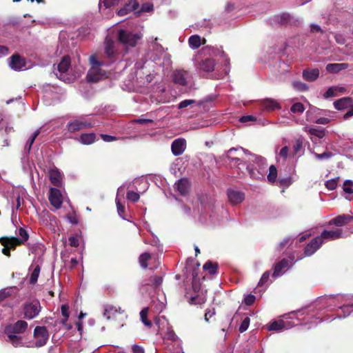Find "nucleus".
Returning a JSON list of instances; mask_svg holds the SVG:
<instances>
[{"label": "nucleus", "mask_w": 353, "mask_h": 353, "mask_svg": "<svg viewBox=\"0 0 353 353\" xmlns=\"http://www.w3.org/2000/svg\"><path fill=\"white\" fill-rule=\"evenodd\" d=\"M227 158L229 163L239 170H241V165L247 163L246 170L250 178L256 180L264 179L268 166L264 157L252 154L243 148H232L227 152Z\"/></svg>", "instance_id": "obj_1"}, {"label": "nucleus", "mask_w": 353, "mask_h": 353, "mask_svg": "<svg viewBox=\"0 0 353 353\" xmlns=\"http://www.w3.org/2000/svg\"><path fill=\"white\" fill-rule=\"evenodd\" d=\"M345 235L342 229L336 228L333 230H323L320 236L313 239L305 248V254L307 256L313 254L325 241H334L345 237Z\"/></svg>", "instance_id": "obj_2"}, {"label": "nucleus", "mask_w": 353, "mask_h": 353, "mask_svg": "<svg viewBox=\"0 0 353 353\" xmlns=\"http://www.w3.org/2000/svg\"><path fill=\"white\" fill-rule=\"evenodd\" d=\"M90 68L87 74V79L90 82H97L108 77L105 70L101 68L105 65V63L99 59L96 54L90 57Z\"/></svg>", "instance_id": "obj_3"}, {"label": "nucleus", "mask_w": 353, "mask_h": 353, "mask_svg": "<svg viewBox=\"0 0 353 353\" xmlns=\"http://www.w3.org/2000/svg\"><path fill=\"white\" fill-rule=\"evenodd\" d=\"M118 37L119 41L125 47H134L138 41L142 37L141 33H132L125 30L119 31Z\"/></svg>", "instance_id": "obj_4"}, {"label": "nucleus", "mask_w": 353, "mask_h": 353, "mask_svg": "<svg viewBox=\"0 0 353 353\" xmlns=\"http://www.w3.org/2000/svg\"><path fill=\"white\" fill-rule=\"evenodd\" d=\"M155 323L159 327V332L162 331L164 327H166V332L163 336L164 339L176 341L178 339V336L176 335L172 327H170L169 323L165 316H159L155 319Z\"/></svg>", "instance_id": "obj_5"}, {"label": "nucleus", "mask_w": 353, "mask_h": 353, "mask_svg": "<svg viewBox=\"0 0 353 353\" xmlns=\"http://www.w3.org/2000/svg\"><path fill=\"white\" fill-rule=\"evenodd\" d=\"M41 311V305L37 300L27 302L23 305V315L26 319H32Z\"/></svg>", "instance_id": "obj_6"}, {"label": "nucleus", "mask_w": 353, "mask_h": 353, "mask_svg": "<svg viewBox=\"0 0 353 353\" xmlns=\"http://www.w3.org/2000/svg\"><path fill=\"white\" fill-rule=\"evenodd\" d=\"M34 345L41 347L44 345L48 339V332L45 327L37 326L34 331Z\"/></svg>", "instance_id": "obj_7"}, {"label": "nucleus", "mask_w": 353, "mask_h": 353, "mask_svg": "<svg viewBox=\"0 0 353 353\" xmlns=\"http://www.w3.org/2000/svg\"><path fill=\"white\" fill-rule=\"evenodd\" d=\"M94 124L85 120L77 119L70 121L68 124V130L70 132H74L82 129L91 128Z\"/></svg>", "instance_id": "obj_8"}, {"label": "nucleus", "mask_w": 353, "mask_h": 353, "mask_svg": "<svg viewBox=\"0 0 353 353\" xmlns=\"http://www.w3.org/2000/svg\"><path fill=\"white\" fill-rule=\"evenodd\" d=\"M103 315L107 318V319H116L118 316H120L121 320H123L126 317L124 311L121 310V307L117 308L112 305H108L105 307Z\"/></svg>", "instance_id": "obj_9"}, {"label": "nucleus", "mask_w": 353, "mask_h": 353, "mask_svg": "<svg viewBox=\"0 0 353 353\" xmlns=\"http://www.w3.org/2000/svg\"><path fill=\"white\" fill-rule=\"evenodd\" d=\"M48 199L51 205L55 208L59 209L61 207L63 203L62 196L59 189L52 188L50 190Z\"/></svg>", "instance_id": "obj_10"}, {"label": "nucleus", "mask_w": 353, "mask_h": 353, "mask_svg": "<svg viewBox=\"0 0 353 353\" xmlns=\"http://www.w3.org/2000/svg\"><path fill=\"white\" fill-rule=\"evenodd\" d=\"M190 79V75L188 71L179 70L173 73V81L174 83L181 85H186Z\"/></svg>", "instance_id": "obj_11"}, {"label": "nucleus", "mask_w": 353, "mask_h": 353, "mask_svg": "<svg viewBox=\"0 0 353 353\" xmlns=\"http://www.w3.org/2000/svg\"><path fill=\"white\" fill-rule=\"evenodd\" d=\"M9 66L15 71L26 68V62L23 58L18 54H14L9 59Z\"/></svg>", "instance_id": "obj_12"}, {"label": "nucleus", "mask_w": 353, "mask_h": 353, "mask_svg": "<svg viewBox=\"0 0 353 353\" xmlns=\"http://www.w3.org/2000/svg\"><path fill=\"white\" fill-rule=\"evenodd\" d=\"M18 235L20 236V238L9 237L10 239H4V241H9L10 243H11V244L12 245H19L23 243L24 242H26L28 239V237H29V235H28L27 231L22 228H20L19 229Z\"/></svg>", "instance_id": "obj_13"}, {"label": "nucleus", "mask_w": 353, "mask_h": 353, "mask_svg": "<svg viewBox=\"0 0 353 353\" xmlns=\"http://www.w3.org/2000/svg\"><path fill=\"white\" fill-rule=\"evenodd\" d=\"M171 149L174 155H181L185 149V140L183 139L174 140L172 143Z\"/></svg>", "instance_id": "obj_14"}, {"label": "nucleus", "mask_w": 353, "mask_h": 353, "mask_svg": "<svg viewBox=\"0 0 353 353\" xmlns=\"http://www.w3.org/2000/svg\"><path fill=\"white\" fill-rule=\"evenodd\" d=\"M28 327V323L25 321H18L12 326L9 327L6 330V332H10L15 334L23 333Z\"/></svg>", "instance_id": "obj_15"}, {"label": "nucleus", "mask_w": 353, "mask_h": 353, "mask_svg": "<svg viewBox=\"0 0 353 353\" xmlns=\"http://www.w3.org/2000/svg\"><path fill=\"white\" fill-rule=\"evenodd\" d=\"M228 196L230 201L233 205L241 203L245 199L244 193L232 190H230L228 191Z\"/></svg>", "instance_id": "obj_16"}, {"label": "nucleus", "mask_w": 353, "mask_h": 353, "mask_svg": "<svg viewBox=\"0 0 353 353\" xmlns=\"http://www.w3.org/2000/svg\"><path fill=\"white\" fill-rule=\"evenodd\" d=\"M7 334V341L11 343L14 347H21L25 345L23 338L18 334H15L12 332H8Z\"/></svg>", "instance_id": "obj_17"}, {"label": "nucleus", "mask_w": 353, "mask_h": 353, "mask_svg": "<svg viewBox=\"0 0 353 353\" xmlns=\"http://www.w3.org/2000/svg\"><path fill=\"white\" fill-rule=\"evenodd\" d=\"M319 77V70L317 68H307L303 71V77L307 81H314Z\"/></svg>", "instance_id": "obj_18"}, {"label": "nucleus", "mask_w": 353, "mask_h": 353, "mask_svg": "<svg viewBox=\"0 0 353 353\" xmlns=\"http://www.w3.org/2000/svg\"><path fill=\"white\" fill-rule=\"evenodd\" d=\"M261 105L265 110L268 111H272L275 110L281 109V105L279 103L273 99H265L261 101Z\"/></svg>", "instance_id": "obj_19"}, {"label": "nucleus", "mask_w": 353, "mask_h": 353, "mask_svg": "<svg viewBox=\"0 0 353 353\" xmlns=\"http://www.w3.org/2000/svg\"><path fill=\"white\" fill-rule=\"evenodd\" d=\"M352 219L353 217L349 215H340L330 220L329 225L334 224L337 227H341L348 223Z\"/></svg>", "instance_id": "obj_20"}, {"label": "nucleus", "mask_w": 353, "mask_h": 353, "mask_svg": "<svg viewBox=\"0 0 353 353\" xmlns=\"http://www.w3.org/2000/svg\"><path fill=\"white\" fill-rule=\"evenodd\" d=\"M49 178L51 183L55 186H61L62 183V175L56 168L49 171Z\"/></svg>", "instance_id": "obj_21"}, {"label": "nucleus", "mask_w": 353, "mask_h": 353, "mask_svg": "<svg viewBox=\"0 0 353 353\" xmlns=\"http://www.w3.org/2000/svg\"><path fill=\"white\" fill-rule=\"evenodd\" d=\"M139 7V3L137 1H130L128 3L125 4L122 8H121L117 14L119 16H124L130 12L136 10Z\"/></svg>", "instance_id": "obj_22"}, {"label": "nucleus", "mask_w": 353, "mask_h": 353, "mask_svg": "<svg viewBox=\"0 0 353 353\" xmlns=\"http://www.w3.org/2000/svg\"><path fill=\"white\" fill-rule=\"evenodd\" d=\"M70 66V59L68 56H64L61 62L57 65V69L59 74V78L63 79V74H65Z\"/></svg>", "instance_id": "obj_23"}, {"label": "nucleus", "mask_w": 353, "mask_h": 353, "mask_svg": "<svg viewBox=\"0 0 353 353\" xmlns=\"http://www.w3.org/2000/svg\"><path fill=\"white\" fill-rule=\"evenodd\" d=\"M214 61L212 59L208 58L199 63V69L205 72H212L214 69Z\"/></svg>", "instance_id": "obj_24"}, {"label": "nucleus", "mask_w": 353, "mask_h": 353, "mask_svg": "<svg viewBox=\"0 0 353 353\" xmlns=\"http://www.w3.org/2000/svg\"><path fill=\"white\" fill-rule=\"evenodd\" d=\"M190 183L188 179H182L175 183V188L179 191L181 195H185L188 193L189 190Z\"/></svg>", "instance_id": "obj_25"}, {"label": "nucleus", "mask_w": 353, "mask_h": 353, "mask_svg": "<svg viewBox=\"0 0 353 353\" xmlns=\"http://www.w3.org/2000/svg\"><path fill=\"white\" fill-rule=\"evenodd\" d=\"M352 103V100L351 98L344 97L334 101V105L336 110H341L349 108Z\"/></svg>", "instance_id": "obj_26"}, {"label": "nucleus", "mask_w": 353, "mask_h": 353, "mask_svg": "<svg viewBox=\"0 0 353 353\" xmlns=\"http://www.w3.org/2000/svg\"><path fill=\"white\" fill-rule=\"evenodd\" d=\"M349 65L345 63H329L326 65V70L330 73H337L341 70H345Z\"/></svg>", "instance_id": "obj_27"}, {"label": "nucleus", "mask_w": 353, "mask_h": 353, "mask_svg": "<svg viewBox=\"0 0 353 353\" xmlns=\"http://www.w3.org/2000/svg\"><path fill=\"white\" fill-rule=\"evenodd\" d=\"M96 140V135L94 133H85L80 135L78 141L84 145H90L93 143Z\"/></svg>", "instance_id": "obj_28"}, {"label": "nucleus", "mask_w": 353, "mask_h": 353, "mask_svg": "<svg viewBox=\"0 0 353 353\" xmlns=\"http://www.w3.org/2000/svg\"><path fill=\"white\" fill-rule=\"evenodd\" d=\"M30 270H32L30 277V283L31 284H34L37 283L38 280V277L40 273V266L37 264H32L30 267Z\"/></svg>", "instance_id": "obj_29"}, {"label": "nucleus", "mask_w": 353, "mask_h": 353, "mask_svg": "<svg viewBox=\"0 0 353 353\" xmlns=\"http://www.w3.org/2000/svg\"><path fill=\"white\" fill-rule=\"evenodd\" d=\"M3 239H10L9 237H1L0 239L1 244L4 247L2 249V253L6 256L10 255V249H14L17 245H12L9 241H4Z\"/></svg>", "instance_id": "obj_30"}, {"label": "nucleus", "mask_w": 353, "mask_h": 353, "mask_svg": "<svg viewBox=\"0 0 353 353\" xmlns=\"http://www.w3.org/2000/svg\"><path fill=\"white\" fill-rule=\"evenodd\" d=\"M188 43L191 48L196 49L201 45V38L199 35H192L188 39Z\"/></svg>", "instance_id": "obj_31"}, {"label": "nucleus", "mask_w": 353, "mask_h": 353, "mask_svg": "<svg viewBox=\"0 0 353 353\" xmlns=\"http://www.w3.org/2000/svg\"><path fill=\"white\" fill-rule=\"evenodd\" d=\"M285 327V325L283 321L279 320L274 321L270 323L268 326V330L280 331Z\"/></svg>", "instance_id": "obj_32"}, {"label": "nucleus", "mask_w": 353, "mask_h": 353, "mask_svg": "<svg viewBox=\"0 0 353 353\" xmlns=\"http://www.w3.org/2000/svg\"><path fill=\"white\" fill-rule=\"evenodd\" d=\"M105 54L111 58L113 57L114 55L115 51H114V43L110 40H107L105 42Z\"/></svg>", "instance_id": "obj_33"}, {"label": "nucleus", "mask_w": 353, "mask_h": 353, "mask_svg": "<svg viewBox=\"0 0 353 353\" xmlns=\"http://www.w3.org/2000/svg\"><path fill=\"white\" fill-rule=\"evenodd\" d=\"M163 282V278L161 276H152L149 279L148 282L146 283V285H151L154 288H157L161 285Z\"/></svg>", "instance_id": "obj_34"}, {"label": "nucleus", "mask_w": 353, "mask_h": 353, "mask_svg": "<svg viewBox=\"0 0 353 353\" xmlns=\"http://www.w3.org/2000/svg\"><path fill=\"white\" fill-rule=\"evenodd\" d=\"M149 309L148 307H144L140 312V318L142 323L147 327H150L152 326V323L150 320L148 319V314Z\"/></svg>", "instance_id": "obj_35"}, {"label": "nucleus", "mask_w": 353, "mask_h": 353, "mask_svg": "<svg viewBox=\"0 0 353 353\" xmlns=\"http://www.w3.org/2000/svg\"><path fill=\"white\" fill-rule=\"evenodd\" d=\"M288 266V261L287 259H283L279 263H276L274 267V270L273 272V276L277 277L280 276V267H282L283 269Z\"/></svg>", "instance_id": "obj_36"}, {"label": "nucleus", "mask_w": 353, "mask_h": 353, "mask_svg": "<svg viewBox=\"0 0 353 353\" xmlns=\"http://www.w3.org/2000/svg\"><path fill=\"white\" fill-rule=\"evenodd\" d=\"M218 265L211 261H208L203 265V269L208 271L210 274H214L216 272Z\"/></svg>", "instance_id": "obj_37"}, {"label": "nucleus", "mask_w": 353, "mask_h": 353, "mask_svg": "<svg viewBox=\"0 0 353 353\" xmlns=\"http://www.w3.org/2000/svg\"><path fill=\"white\" fill-rule=\"evenodd\" d=\"M276 177H277V170L274 165H272L269 168V172L267 176L268 180L269 182L273 183L276 181Z\"/></svg>", "instance_id": "obj_38"}, {"label": "nucleus", "mask_w": 353, "mask_h": 353, "mask_svg": "<svg viewBox=\"0 0 353 353\" xmlns=\"http://www.w3.org/2000/svg\"><path fill=\"white\" fill-rule=\"evenodd\" d=\"M150 258L151 256L148 252H145L141 254L139 259L141 266L143 268H146L148 267V261L150 259Z\"/></svg>", "instance_id": "obj_39"}, {"label": "nucleus", "mask_w": 353, "mask_h": 353, "mask_svg": "<svg viewBox=\"0 0 353 353\" xmlns=\"http://www.w3.org/2000/svg\"><path fill=\"white\" fill-rule=\"evenodd\" d=\"M303 148V141L301 139H297L295 141V144L293 146V155H297L299 156L301 155V153H300L301 150Z\"/></svg>", "instance_id": "obj_40"}, {"label": "nucleus", "mask_w": 353, "mask_h": 353, "mask_svg": "<svg viewBox=\"0 0 353 353\" xmlns=\"http://www.w3.org/2000/svg\"><path fill=\"white\" fill-rule=\"evenodd\" d=\"M289 154V148L288 146H284L282 148L276 156L277 161H280L281 159L285 161Z\"/></svg>", "instance_id": "obj_41"}, {"label": "nucleus", "mask_w": 353, "mask_h": 353, "mask_svg": "<svg viewBox=\"0 0 353 353\" xmlns=\"http://www.w3.org/2000/svg\"><path fill=\"white\" fill-rule=\"evenodd\" d=\"M12 288H4L0 290V303L12 294Z\"/></svg>", "instance_id": "obj_42"}, {"label": "nucleus", "mask_w": 353, "mask_h": 353, "mask_svg": "<svg viewBox=\"0 0 353 353\" xmlns=\"http://www.w3.org/2000/svg\"><path fill=\"white\" fill-rule=\"evenodd\" d=\"M293 88L299 91H306L308 90V86L305 83L301 81H294L292 83Z\"/></svg>", "instance_id": "obj_43"}, {"label": "nucleus", "mask_w": 353, "mask_h": 353, "mask_svg": "<svg viewBox=\"0 0 353 353\" xmlns=\"http://www.w3.org/2000/svg\"><path fill=\"white\" fill-rule=\"evenodd\" d=\"M293 113H302L305 110L304 105L301 103H295L290 109Z\"/></svg>", "instance_id": "obj_44"}, {"label": "nucleus", "mask_w": 353, "mask_h": 353, "mask_svg": "<svg viewBox=\"0 0 353 353\" xmlns=\"http://www.w3.org/2000/svg\"><path fill=\"white\" fill-rule=\"evenodd\" d=\"M352 185H353V182L352 181L346 180L343 183V191L345 193H347L350 194H353Z\"/></svg>", "instance_id": "obj_45"}, {"label": "nucleus", "mask_w": 353, "mask_h": 353, "mask_svg": "<svg viewBox=\"0 0 353 353\" xmlns=\"http://www.w3.org/2000/svg\"><path fill=\"white\" fill-rule=\"evenodd\" d=\"M337 96V89L335 87H330L323 94V97L325 99L334 97Z\"/></svg>", "instance_id": "obj_46"}, {"label": "nucleus", "mask_w": 353, "mask_h": 353, "mask_svg": "<svg viewBox=\"0 0 353 353\" xmlns=\"http://www.w3.org/2000/svg\"><path fill=\"white\" fill-rule=\"evenodd\" d=\"M139 198V194L134 191H128L127 193V199L130 201L137 202Z\"/></svg>", "instance_id": "obj_47"}, {"label": "nucleus", "mask_w": 353, "mask_h": 353, "mask_svg": "<svg viewBox=\"0 0 353 353\" xmlns=\"http://www.w3.org/2000/svg\"><path fill=\"white\" fill-rule=\"evenodd\" d=\"M221 54L225 59V68L223 69V74H221V75H219L218 77H214V78H216V79L221 78L223 76L227 74L228 73V71H229L228 65V63H229V60H228V58L225 57V54H224L223 52H221Z\"/></svg>", "instance_id": "obj_48"}, {"label": "nucleus", "mask_w": 353, "mask_h": 353, "mask_svg": "<svg viewBox=\"0 0 353 353\" xmlns=\"http://www.w3.org/2000/svg\"><path fill=\"white\" fill-rule=\"evenodd\" d=\"M39 130H36L33 133V134L31 136V137L28 139V141H27V143L26 145V148H27L28 150H30V148L32 147V145L33 144L35 139L39 135Z\"/></svg>", "instance_id": "obj_49"}, {"label": "nucleus", "mask_w": 353, "mask_h": 353, "mask_svg": "<svg viewBox=\"0 0 353 353\" xmlns=\"http://www.w3.org/2000/svg\"><path fill=\"white\" fill-rule=\"evenodd\" d=\"M353 307V305H349V306H344L341 308V310L343 312V314H338V316L339 318H345L347 316H349L352 311L351 308Z\"/></svg>", "instance_id": "obj_50"}, {"label": "nucleus", "mask_w": 353, "mask_h": 353, "mask_svg": "<svg viewBox=\"0 0 353 353\" xmlns=\"http://www.w3.org/2000/svg\"><path fill=\"white\" fill-rule=\"evenodd\" d=\"M338 179H333L326 181L325 186L330 190H334L337 186Z\"/></svg>", "instance_id": "obj_51"}, {"label": "nucleus", "mask_w": 353, "mask_h": 353, "mask_svg": "<svg viewBox=\"0 0 353 353\" xmlns=\"http://www.w3.org/2000/svg\"><path fill=\"white\" fill-rule=\"evenodd\" d=\"M157 38H155L154 40L152 39L150 48L152 50H157L159 53H162L163 52V47L157 43Z\"/></svg>", "instance_id": "obj_52"}, {"label": "nucleus", "mask_w": 353, "mask_h": 353, "mask_svg": "<svg viewBox=\"0 0 353 353\" xmlns=\"http://www.w3.org/2000/svg\"><path fill=\"white\" fill-rule=\"evenodd\" d=\"M250 318L249 317H246L243 319V321H242L240 327H239V331L241 332H245L249 327V325H250Z\"/></svg>", "instance_id": "obj_53"}, {"label": "nucleus", "mask_w": 353, "mask_h": 353, "mask_svg": "<svg viewBox=\"0 0 353 353\" xmlns=\"http://www.w3.org/2000/svg\"><path fill=\"white\" fill-rule=\"evenodd\" d=\"M276 18L279 23H285L290 20V16L289 14L283 13L280 16H277Z\"/></svg>", "instance_id": "obj_54"}, {"label": "nucleus", "mask_w": 353, "mask_h": 353, "mask_svg": "<svg viewBox=\"0 0 353 353\" xmlns=\"http://www.w3.org/2000/svg\"><path fill=\"white\" fill-rule=\"evenodd\" d=\"M309 132L312 134L318 137L319 138H322L325 135V132L323 130H317L316 128H310Z\"/></svg>", "instance_id": "obj_55"}, {"label": "nucleus", "mask_w": 353, "mask_h": 353, "mask_svg": "<svg viewBox=\"0 0 353 353\" xmlns=\"http://www.w3.org/2000/svg\"><path fill=\"white\" fill-rule=\"evenodd\" d=\"M61 314H62L63 316L65 318L64 321H63V323H64L65 321H66L68 320V319L70 316L68 305H63L61 306Z\"/></svg>", "instance_id": "obj_56"}, {"label": "nucleus", "mask_w": 353, "mask_h": 353, "mask_svg": "<svg viewBox=\"0 0 353 353\" xmlns=\"http://www.w3.org/2000/svg\"><path fill=\"white\" fill-rule=\"evenodd\" d=\"M256 120V118L253 115L243 116L239 119V121L241 123L254 122Z\"/></svg>", "instance_id": "obj_57"}, {"label": "nucleus", "mask_w": 353, "mask_h": 353, "mask_svg": "<svg viewBox=\"0 0 353 353\" xmlns=\"http://www.w3.org/2000/svg\"><path fill=\"white\" fill-rule=\"evenodd\" d=\"M195 103V101L194 100H192V99H186V100H184V101H182L179 104V109H182V108H185L193 103Z\"/></svg>", "instance_id": "obj_58"}, {"label": "nucleus", "mask_w": 353, "mask_h": 353, "mask_svg": "<svg viewBox=\"0 0 353 353\" xmlns=\"http://www.w3.org/2000/svg\"><path fill=\"white\" fill-rule=\"evenodd\" d=\"M116 203H117L118 213L120 216L123 217V214L125 212V207L120 203L118 198L116 199Z\"/></svg>", "instance_id": "obj_59"}, {"label": "nucleus", "mask_w": 353, "mask_h": 353, "mask_svg": "<svg viewBox=\"0 0 353 353\" xmlns=\"http://www.w3.org/2000/svg\"><path fill=\"white\" fill-rule=\"evenodd\" d=\"M119 0H102V3L106 8L116 6L119 3Z\"/></svg>", "instance_id": "obj_60"}, {"label": "nucleus", "mask_w": 353, "mask_h": 353, "mask_svg": "<svg viewBox=\"0 0 353 353\" xmlns=\"http://www.w3.org/2000/svg\"><path fill=\"white\" fill-rule=\"evenodd\" d=\"M269 277H270L269 272H265V273H263V274L262 275V276L259 282V285H264L268 281Z\"/></svg>", "instance_id": "obj_61"}, {"label": "nucleus", "mask_w": 353, "mask_h": 353, "mask_svg": "<svg viewBox=\"0 0 353 353\" xmlns=\"http://www.w3.org/2000/svg\"><path fill=\"white\" fill-rule=\"evenodd\" d=\"M255 301V296L252 294H248L245 296L244 299V302L246 305H252Z\"/></svg>", "instance_id": "obj_62"}, {"label": "nucleus", "mask_w": 353, "mask_h": 353, "mask_svg": "<svg viewBox=\"0 0 353 353\" xmlns=\"http://www.w3.org/2000/svg\"><path fill=\"white\" fill-rule=\"evenodd\" d=\"M69 244L72 247H77L79 244V239L77 236H70L68 239Z\"/></svg>", "instance_id": "obj_63"}, {"label": "nucleus", "mask_w": 353, "mask_h": 353, "mask_svg": "<svg viewBox=\"0 0 353 353\" xmlns=\"http://www.w3.org/2000/svg\"><path fill=\"white\" fill-rule=\"evenodd\" d=\"M102 139L105 142H111L117 140L116 137L108 135V134H101Z\"/></svg>", "instance_id": "obj_64"}]
</instances>
